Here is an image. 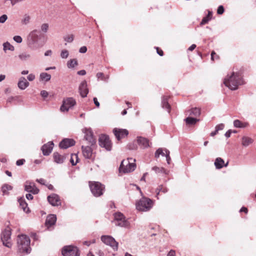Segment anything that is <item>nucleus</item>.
Masks as SVG:
<instances>
[{
    "mask_svg": "<svg viewBox=\"0 0 256 256\" xmlns=\"http://www.w3.org/2000/svg\"><path fill=\"white\" fill-rule=\"evenodd\" d=\"M244 212L246 214H247L248 212V210L246 208V207H242L240 210V212Z\"/></svg>",
    "mask_w": 256,
    "mask_h": 256,
    "instance_id": "obj_64",
    "label": "nucleus"
},
{
    "mask_svg": "<svg viewBox=\"0 0 256 256\" xmlns=\"http://www.w3.org/2000/svg\"><path fill=\"white\" fill-rule=\"evenodd\" d=\"M246 124L242 123L238 120H236L234 121V126L238 128H244L246 126Z\"/></svg>",
    "mask_w": 256,
    "mask_h": 256,
    "instance_id": "obj_37",
    "label": "nucleus"
},
{
    "mask_svg": "<svg viewBox=\"0 0 256 256\" xmlns=\"http://www.w3.org/2000/svg\"><path fill=\"white\" fill-rule=\"evenodd\" d=\"M153 206V201L150 198L143 196L136 204V208L139 211L147 212Z\"/></svg>",
    "mask_w": 256,
    "mask_h": 256,
    "instance_id": "obj_4",
    "label": "nucleus"
},
{
    "mask_svg": "<svg viewBox=\"0 0 256 256\" xmlns=\"http://www.w3.org/2000/svg\"><path fill=\"white\" fill-rule=\"evenodd\" d=\"M29 86V82L26 80L24 77H21L19 79L18 86L20 90H24Z\"/></svg>",
    "mask_w": 256,
    "mask_h": 256,
    "instance_id": "obj_24",
    "label": "nucleus"
},
{
    "mask_svg": "<svg viewBox=\"0 0 256 256\" xmlns=\"http://www.w3.org/2000/svg\"><path fill=\"white\" fill-rule=\"evenodd\" d=\"M48 202L52 206H58L61 205L59 196L56 194H52L48 196Z\"/></svg>",
    "mask_w": 256,
    "mask_h": 256,
    "instance_id": "obj_15",
    "label": "nucleus"
},
{
    "mask_svg": "<svg viewBox=\"0 0 256 256\" xmlns=\"http://www.w3.org/2000/svg\"><path fill=\"white\" fill-rule=\"evenodd\" d=\"M44 36L42 35L40 32L37 30L32 31L28 36V45L32 50H38L44 44L42 40Z\"/></svg>",
    "mask_w": 256,
    "mask_h": 256,
    "instance_id": "obj_1",
    "label": "nucleus"
},
{
    "mask_svg": "<svg viewBox=\"0 0 256 256\" xmlns=\"http://www.w3.org/2000/svg\"><path fill=\"white\" fill-rule=\"evenodd\" d=\"M96 76L98 78V80H102L106 81L105 80V76H104V74L102 72H98L96 74Z\"/></svg>",
    "mask_w": 256,
    "mask_h": 256,
    "instance_id": "obj_47",
    "label": "nucleus"
},
{
    "mask_svg": "<svg viewBox=\"0 0 256 256\" xmlns=\"http://www.w3.org/2000/svg\"><path fill=\"white\" fill-rule=\"evenodd\" d=\"M87 51V48L86 46H82L79 52L80 53L84 54L86 53Z\"/></svg>",
    "mask_w": 256,
    "mask_h": 256,
    "instance_id": "obj_55",
    "label": "nucleus"
},
{
    "mask_svg": "<svg viewBox=\"0 0 256 256\" xmlns=\"http://www.w3.org/2000/svg\"><path fill=\"white\" fill-rule=\"evenodd\" d=\"M18 202L24 211L28 212L29 208L28 207V204L26 202L25 199L23 197H21L18 199Z\"/></svg>",
    "mask_w": 256,
    "mask_h": 256,
    "instance_id": "obj_25",
    "label": "nucleus"
},
{
    "mask_svg": "<svg viewBox=\"0 0 256 256\" xmlns=\"http://www.w3.org/2000/svg\"><path fill=\"white\" fill-rule=\"evenodd\" d=\"M92 146H82V152L84 156L86 159H91L92 156Z\"/></svg>",
    "mask_w": 256,
    "mask_h": 256,
    "instance_id": "obj_19",
    "label": "nucleus"
},
{
    "mask_svg": "<svg viewBox=\"0 0 256 256\" xmlns=\"http://www.w3.org/2000/svg\"><path fill=\"white\" fill-rule=\"evenodd\" d=\"M169 96H164L162 98V106L163 108L166 109L168 113L170 111V106L168 103Z\"/></svg>",
    "mask_w": 256,
    "mask_h": 256,
    "instance_id": "obj_23",
    "label": "nucleus"
},
{
    "mask_svg": "<svg viewBox=\"0 0 256 256\" xmlns=\"http://www.w3.org/2000/svg\"><path fill=\"white\" fill-rule=\"evenodd\" d=\"M27 78L29 81H32L35 79V76L32 74H30L28 75Z\"/></svg>",
    "mask_w": 256,
    "mask_h": 256,
    "instance_id": "obj_57",
    "label": "nucleus"
},
{
    "mask_svg": "<svg viewBox=\"0 0 256 256\" xmlns=\"http://www.w3.org/2000/svg\"><path fill=\"white\" fill-rule=\"evenodd\" d=\"M64 39L68 42H72L74 40V36L72 34L66 36H64Z\"/></svg>",
    "mask_w": 256,
    "mask_h": 256,
    "instance_id": "obj_44",
    "label": "nucleus"
},
{
    "mask_svg": "<svg viewBox=\"0 0 256 256\" xmlns=\"http://www.w3.org/2000/svg\"><path fill=\"white\" fill-rule=\"evenodd\" d=\"M93 100H94V104H95L96 106L97 107V108H99L100 107V102H98V99L94 97V98H93Z\"/></svg>",
    "mask_w": 256,
    "mask_h": 256,
    "instance_id": "obj_60",
    "label": "nucleus"
},
{
    "mask_svg": "<svg viewBox=\"0 0 256 256\" xmlns=\"http://www.w3.org/2000/svg\"><path fill=\"white\" fill-rule=\"evenodd\" d=\"M14 40L17 43L20 44L22 42V39L20 36H16L13 38Z\"/></svg>",
    "mask_w": 256,
    "mask_h": 256,
    "instance_id": "obj_49",
    "label": "nucleus"
},
{
    "mask_svg": "<svg viewBox=\"0 0 256 256\" xmlns=\"http://www.w3.org/2000/svg\"><path fill=\"white\" fill-rule=\"evenodd\" d=\"M214 164L216 169H221L224 167V160L220 158H217L215 160Z\"/></svg>",
    "mask_w": 256,
    "mask_h": 256,
    "instance_id": "obj_27",
    "label": "nucleus"
},
{
    "mask_svg": "<svg viewBox=\"0 0 256 256\" xmlns=\"http://www.w3.org/2000/svg\"><path fill=\"white\" fill-rule=\"evenodd\" d=\"M253 140L249 138L248 136H244L242 138V144L244 146H248L250 144L253 142Z\"/></svg>",
    "mask_w": 256,
    "mask_h": 256,
    "instance_id": "obj_29",
    "label": "nucleus"
},
{
    "mask_svg": "<svg viewBox=\"0 0 256 256\" xmlns=\"http://www.w3.org/2000/svg\"><path fill=\"white\" fill-rule=\"evenodd\" d=\"M75 141L72 138H64L59 144L60 148L66 149L75 144Z\"/></svg>",
    "mask_w": 256,
    "mask_h": 256,
    "instance_id": "obj_17",
    "label": "nucleus"
},
{
    "mask_svg": "<svg viewBox=\"0 0 256 256\" xmlns=\"http://www.w3.org/2000/svg\"><path fill=\"white\" fill-rule=\"evenodd\" d=\"M76 104V101L73 98H64L62 100V104L60 108V110L62 112H67L68 110L74 106Z\"/></svg>",
    "mask_w": 256,
    "mask_h": 256,
    "instance_id": "obj_10",
    "label": "nucleus"
},
{
    "mask_svg": "<svg viewBox=\"0 0 256 256\" xmlns=\"http://www.w3.org/2000/svg\"><path fill=\"white\" fill-rule=\"evenodd\" d=\"M201 114L200 108H192L190 110V115H192L195 117H198Z\"/></svg>",
    "mask_w": 256,
    "mask_h": 256,
    "instance_id": "obj_30",
    "label": "nucleus"
},
{
    "mask_svg": "<svg viewBox=\"0 0 256 256\" xmlns=\"http://www.w3.org/2000/svg\"><path fill=\"white\" fill-rule=\"evenodd\" d=\"M98 143L100 147L104 148L108 151L111 150L112 144L108 136L106 134L100 136L98 138Z\"/></svg>",
    "mask_w": 256,
    "mask_h": 256,
    "instance_id": "obj_9",
    "label": "nucleus"
},
{
    "mask_svg": "<svg viewBox=\"0 0 256 256\" xmlns=\"http://www.w3.org/2000/svg\"><path fill=\"white\" fill-rule=\"evenodd\" d=\"M152 170H154L156 173H160V172H164V169L162 168H159L158 166H154L152 168Z\"/></svg>",
    "mask_w": 256,
    "mask_h": 256,
    "instance_id": "obj_45",
    "label": "nucleus"
},
{
    "mask_svg": "<svg viewBox=\"0 0 256 256\" xmlns=\"http://www.w3.org/2000/svg\"><path fill=\"white\" fill-rule=\"evenodd\" d=\"M30 16L28 14H25L24 18L22 20V24L26 25L30 22Z\"/></svg>",
    "mask_w": 256,
    "mask_h": 256,
    "instance_id": "obj_39",
    "label": "nucleus"
},
{
    "mask_svg": "<svg viewBox=\"0 0 256 256\" xmlns=\"http://www.w3.org/2000/svg\"><path fill=\"white\" fill-rule=\"evenodd\" d=\"M232 132V130H229L225 133L224 136L227 138H230Z\"/></svg>",
    "mask_w": 256,
    "mask_h": 256,
    "instance_id": "obj_58",
    "label": "nucleus"
},
{
    "mask_svg": "<svg viewBox=\"0 0 256 256\" xmlns=\"http://www.w3.org/2000/svg\"><path fill=\"white\" fill-rule=\"evenodd\" d=\"M69 55L68 51L66 50H63L60 52V56L62 58H66Z\"/></svg>",
    "mask_w": 256,
    "mask_h": 256,
    "instance_id": "obj_42",
    "label": "nucleus"
},
{
    "mask_svg": "<svg viewBox=\"0 0 256 256\" xmlns=\"http://www.w3.org/2000/svg\"><path fill=\"white\" fill-rule=\"evenodd\" d=\"M12 186L8 184H4L2 187V191L3 193V194H8V191L12 190Z\"/></svg>",
    "mask_w": 256,
    "mask_h": 256,
    "instance_id": "obj_34",
    "label": "nucleus"
},
{
    "mask_svg": "<svg viewBox=\"0 0 256 256\" xmlns=\"http://www.w3.org/2000/svg\"><path fill=\"white\" fill-rule=\"evenodd\" d=\"M128 160L129 158H128L126 160H124L122 161L119 168L120 172L124 173V170L126 166V164L128 165Z\"/></svg>",
    "mask_w": 256,
    "mask_h": 256,
    "instance_id": "obj_36",
    "label": "nucleus"
},
{
    "mask_svg": "<svg viewBox=\"0 0 256 256\" xmlns=\"http://www.w3.org/2000/svg\"><path fill=\"white\" fill-rule=\"evenodd\" d=\"M4 50L6 51L7 50H9L10 51H14V48L13 46H12L10 42H6L3 44Z\"/></svg>",
    "mask_w": 256,
    "mask_h": 256,
    "instance_id": "obj_35",
    "label": "nucleus"
},
{
    "mask_svg": "<svg viewBox=\"0 0 256 256\" xmlns=\"http://www.w3.org/2000/svg\"><path fill=\"white\" fill-rule=\"evenodd\" d=\"M7 18H8V16L6 14H2V16H0V23H1V24L4 23L6 21Z\"/></svg>",
    "mask_w": 256,
    "mask_h": 256,
    "instance_id": "obj_52",
    "label": "nucleus"
},
{
    "mask_svg": "<svg viewBox=\"0 0 256 256\" xmlns=\"http://www.w3.org/2000/svg\"><path fill=\"white\" fill-rule=\"evenodd\" d=\"M62 254L63 256H80L78 248L72 245L63 247Z\"/></svg>",
    "mask_w": 256,
    "mask_h": 256,
    "instance_id": "obj_8",
    "label": "nucleus"
},
{
    "mask_svg": "<svg viewBox=\"0 0 256 256\" xmlns=\"http://www.w3.org/2000/svg\"><path fill=\"white\" fill-rule=\"evenodd\" d=\"M224 84L232 90H236L239 86L244 84V82L240 74L238 72H232L228 74L224 80Z\"/></svg>",
    "mask_w": 256,
    "mask_h": 256,
    "instance_id": "obj_2",
    "label": "nucleus"
},
{
    "mask_svg": "<svg viewBox=\"0 0 256 256\" xmlns=\"http://www.w3.org/2000/svg\"><path fill=\"white\" fill-rule=\"evenodd\" d=\"M28 182H26V184H28ZM24 190L30 192L34 194H38L39 192V189L37 188L35 185L33 184V186L31 185V182L29 183V184H26L24 185Z\"/></svg>",
    "mask_w": 256,
    "mask_h": 256,
    "instance_id": "obj_21",
    "label": "nucleus"
},
{
    "mask_svg": "<svg viewBox=\"0 0 256 256\" xmlns=\"http://www.w3.org/2000/svg\"><path fill=\"white\" fill-rule=\"evenodd\" d=\"M210 20V18H208L206 16L204 18H203L202 19V20L200 23V24L204 25V24H207L208 22V21Z\"/></svg>",
    "mask_w": 256,
    "mask_h": 256,
    "instance_id": "obj_51",
    "label": "nucleus"
},
{
    "mask_svg": "<svg viewBox=\"0 0 256 256\" xmlns=\"http://www.w3.org/2000/svg\"><path fill=\"white\" fill-rule=\"evenodd\" d=\"M167 256H176L175 250H171L168 254Z\"/></svg>",
    "mask_w": 256,
    "mask_h": 256,
    "instance_id": "obj_61",
    "label": "nucleus"
},
{
    "mask_svg": "<svg viewBox=\"0 0 256 256\" xmlns=\"http://www.w3.org/2000/svg\"><path fill=\"white\" fill-rule=\"evenodd\" d=\"M40 95L44 98H47L48 96V94L46 90H42L41 92H40Z\"/></svg>",
    "mask_w": 256,
    "mask_h": 256,
    "instance_id": "obj_56",
    "label": "nucleus"
},
{
    "mask_svg": "<svg viewBox=\"0 0 256 256\" xmlns=\"http://www.w3.org/2000/svg\"><path fill=\"white\" fill-rule=\"evenodd\" d=\"M30 242V238L28 236L18 235L17 238L18 252L20 255L30 254L31 251Z\"/></svg>",
    "mask_w": 256,
    "mask_h": 256,
    "instance_id": "obj_3",
    "label": "nucleus"
},
{
    "mask_svg": "<svg viewBox=\"0 0 256 256\" xmlns=\"http://www.w3.org/2000/svg\"><path fill=\"white\" fill-rule=\"evenodd\" d=\"M48 24H43L41 26V30L44 32H47V31L48 30Z\"/></svg>",
    "mask_w": 256,
    "mask_h": 256,
    "instance_id": "obj_50",
    "label": "nucleus"
},
{
    "mask_svg": "<svg viewBox=\"0 0 256 256\" xmlns=\"http://www.w3.org/2000/svg\"><path fill=\"white\" fill-rule=\"evenodd\" d=\"M156 190H158V192H162L165 194L168 192V190L166 187L162 185H160L156 188Z\"/></svg>",
    "mask_w": 256,
    "mask_h": 256,
    "instance_id": "obj_41",
    "label": "nucleus"
},
{
    "mask_svg": "<svg viewBox=\"0 0 256 256\" xmlns=\"http://www.w3.org/2000/svg\"><path fill=\"white\" fill-rule=\"evenodd\" d=\"M160 155H162L163 156H166V152L164 153L163 152V149L162 148H158L154 154V156L156 158H158Z\"/></svg>",
    "mask_w": 256,
    "mask_h": 256,
    "instance_id": "obj_40",
    "label": "nucleus"
},
{
    "mask_svg": "<svg viewBox=\"0 0 256 256\" xmlns=\"http://www.w3.org/2000/svg\"><path fill=\"white\" fill-rule=\"evenodd\" d=\"M224 125L223 124H220L216 125L215 127V129L218 130V132L219 130H222L224 128Z\"/></svg>",
    "mask_w": 256,
    "mask_h": 256,
    "instance_id": "obj_53",
    "label": "nucleus"
},
{
    "mask_svg": "<svg viewBox=\"0 0 256 256\" xmlns=\"http://www.w3.org/2000/svg\"><path fill=\"white\" fill-rule=\"evenodd\" d=\"M90 191L93 195L96 197H98L103 194L104 186L99 182H90Z\"/></svg>",
    "mask_w": 256,
    "mask_h": 256,
    "instance_id": "obj_6",
    "label": "nucleus"
},
{
    "mask_svg": "<svg viewBox=\"0 0 256 256\" xmlns=\"http://www.w3.org/2000/svg\"><path fill=\"white\" fill-rule=\"evenodd\" d=\"M156 49L157 54L159 56H162L164 55V52L161 49L159 48L158 47H156Z\"/></svg>",
    "mask_w": 256,
    "mask_h": 256,
    "instance_id": "obj_59",
    "label": "nucleus"
},
{
    "mask_svg": "<svg viewBox=\"0 0 256 256\" xmlns=\"http://www.w3.org/2000/svg\"><path fill=\"white\" fill-rule=\"evenodd\" d=\"M114 216L116 226L124 228H126L128 226V222L126 219L125 216L122 212H115Z\"/></svg>",
    "mask_w": 256,
    "mask_h": 256,
    "instance_id": "obj_7",
    "label": "nucleus"
},
{
    "mask_svg": "<svg viewBox=\"0 0 256 256\" xmlns=\"http://www.w3.org/2000/svg\"><path fill=\"white\" fill-rule=\"evenodd\" d=\"M26 197L28 200H32L34 198L33 196L30 194H26Z\"/></svg>",
    "mask_w": 256,
    "mask_h": 256,
    "instance_id": "obj_63",
    "label": "nucleus"
},
{
    "mask_svg": "<svg viewBox=\"0 0 256 256\" xmlns=\"http://www.w3.org/2000/svg\"><path fill=\"white\" fill-rule=\"evenodd\" d=\"M136 168V164L134 163L130 162L128 160V164L124 168V173H128L132 172H133Z\"/></svg>",
    "mask_w": 256,
    "mask_h": 256,
    "instance_id": "obj_26",
    "label": "nucleus"
},
{
    "mask_svg": "<svg viewBox=\"0 0 256 256\" xmlns=\"http://www.w3.org/2000/svg\"><path fill=\"white\" fill-rule=\"evenodd\" d=\"M164 150H165V152H166V156H165L166 158V160L167 162H168V164H170V160H171L170 156V152L167 149H165Z\"/></svg>",
    "mask_w": 256,
    "mask_h": 256,
    "instance_id": "obj_46",
    "label": "nucleus"
},
{
    "mask_svg": "<svg viewBox=\"0 0 256 256\" xmlns=\"http://www.w3.org/2000/svg\"><path fill=\"white\" fill-rule=\"evenodd\" d=\"M40 80L47 82L50 80L51 76L48 73L42 72L40 74Z\"/></svg>",
    "mask_w": 256,
    "mask_h": 256,
    "instance_id": "obj_32",
    "label": "nucleus"
},
{
    "mask_svg": "<svg viewBox=\"0 0 256 256\" xmlns=\"http://www.w3.org/2000/svg\"><path fill=\"white\" fill-rule=\"evenodd\" d=\"M101 240L106 244L111 246L114 250H117L118 248V242L115 239L110 236H102Z\"/></svg>",
    "mask_w": 256,
    "mask_h": 256,
    "instance_id": "obj_11",
    "label": "nucleus"
},
{
    "mask_svg": "<svg viewBox=\"0 0 256 256\" xmlns=\"http://www.w3.org/2000/svg\"><path fill=\"white\" fill-rule=\"evenodd\" d=\"M78 74L80 76H84L86 74V71L85 70H80L77 72Z\"/></svg>",
    "mask_w": 256,
    "mask_h": 256,
    "instance_id": "obj_62",
    "label": "nucleus"
},
{
    "mask_svg": "<svg viewBox=\"0 0 256 256\" xmlns=\"http://www.w3.org/2000/svg\"><path fill=\"white\" fill-rule=\"evenodd\" d=\"M25 162H26V160L24 159H23V158L20 159V160H16V164L18 166H20L23 165Z\"/></svg>",
    "mask_w": 256,
    "mask_h": 256,
    "instance_id": "obj_54",
    "label": "nucleus"
},
{
    "mask_svg": "<svg viewBox=\"0 0 256 256\" xmlns=\"http://www.w3.org/2000/svg\"><path fill=\"white\" fill-rule=\"evenodd\" d=\"M78 157L76 154H71V158L70 160V162L72 166H75L78 162Z\"/></svg>",
    "mask_w": 256,
    "mask_h": 256,
    "instance_id": "obj_38",
    "label": "nucleus"
},
{
    "mask_svg": "<svg viewBox=\"0 0 256 256\" xmlns=\"http://www.w3.org/2000/svg\"><path fill=\"white\" fill-rule=\"evenodd\" d=\"M78 65V60L76 59H71L67 62V66L69 68H74Z\"/></svg>",
    "mask_w": 256,
    "mask_h": 256,
    "instance_id": "obj_33",
    "label": "nucleus"
},
{
    "mask_svg": "<svg viewBox=\"0 0 256 256\" xmlns=\"http://www.w3.org/2000/svg\"><path fill=\"white\" fill-rule=\"evenodd\" d=\"M11 235L12 230L8 226L2 230L0 234V240L2 244L8 248H10L12 246Z\"/></svg>",
    "mask_w": 256,
    "mask_h": 256,
    "instance_id": "obj_5",
    "label": "nucleus"
},
{
    "mask_svg": "<svg viewBox=\"0 0 256 256\" xmlns=\"http://www.w3.org/2000/svg\"><path fill=\"white\" fill-rule=\"evenodd\" d=\"M128 149L130 150H136L138 149V146L134 142L130 143L127 146Z\"/></svg>",
    "mask_w": 256,
    "mask_h": 256,
    "instance_id": "obj_43",
    "label": "nucleus"
},
{
    "mask_svg": "<svg viewBox=\"0 0 256 256\" xmlns=\"http://www.w3.org/2000/svg\"><path fill=\"white\" fill-rule=\"evenodd\" d=\"M82 132L84 134V138L90 146H94L96 143V140L94 137L92 130L90 128H84Z\"/></svg>",
    "mask_w": 256,
    "mask_h": 256,
    "instance_id": "obj_12",
    "label": "nucleus"
},
{
    "mask_svg": "<svg viewBox=\"0 0 256 256\" xmlns=\"http://www.w3.org/2000/svg\"><path fill=\"white\" fill-rule=\"evenodd\" d=\"M54 144L53 142L50 141L44 144L41 148V150L44 156H48L52 150Z\"/></svg>",
    "mask_w": 256,
    "mask_h": 256,
    "instance_id": "obj_14",
    "label": "nucleus"
},
{
    "mask_svg": "<svg viewBox=\"0 0 256 256\" xmlns=\"http://www.w3.org/2000/svg\"><path fill=\"white\" fill-rule=\"evenodd\" d=\"M56 221V216L54 214H48L45 222V224L48 228H50L51 226L54 225Z\"/></svg>",
    "mask_w": 256,
    "mask_h": 256,
    "instance_id": "obj_20",
    "label": "nucleus"
},
{
    "mask_svg": "<svg viewBox=\"0 0 256 256\" xmlns=\"http://www.w3.org/2000/svg\"><path fill=\"white\" fill-rule=\"evenodd\" d=\"M78 91L82 98H85L88 93L87 82L86 80H83L80 84L78 87Z\"/></svg>",
    "mask_w": 256,
    "mask_h": 256,
    "instance_id": "obj_16",
    "label": "nucleus"
},
{
    "mask_svg": "<svg viewBox=\"0 0 256 256\" xmlns=\"http://www.w3.org/2000/svg\"><path fill=\"white\" fill-rule=\"evenodd\" d=\"M31 55L27 52H24L18 55L19 58L22 61H25L30 58Z\"/></svg>",
    "mask_w": 256,
    "mask_h": 256,
    "instance_id": "obj_31",
    "label": "nucleus"
},
{
    "mask_svg": "<svg viewBox=\"0 0 256 256\" xmlns=\"http://www.w3.org/2000/svg\"><path fill=\"white\" fill-rule=\"evenodd\" d=\"M224 12V7L222 5L219 6L217 10V14H222Z\"/></svg>",
    "mask_w": 256,
    "mask_h": 256,
    "instance_id": "obj_48",
    "label": "nucleus"
},
{
    "mask_svg": "<svg viewBox=\"0 0 256 256\" xmlns=\"http://www.w3.org/2000/svg\"><path fill=\"white\" fill-rule=\"evenodd\" d=\"M54 161L57 164H62L66 158V155H61L58 152L53 154Z\"/></svg>",
    "mask_w": 256,
    "mask_h": 256,
    "instance_id": "obj_22",
    "label": "nucleus"
},
{
    "mask_svg": "<svg viewBox=\"0 0 256 256\" xmlns=\"http://www.w3.org/2000/svg\"><path fill=\"white\" fill-rule=\"evenodd\" d=\"M136 142L142 148H146L150 146L149 140L144 137L138 136Z\"/></svg>",
    "mask_w": 256,
    "mask_h": 256,
    "instance_id": "obj_18",
    "label": "nucleus"
},
{
    "mask_svg": "<svg viewBox=\"0 0 256 256\" xmlns=\"http://www.w3.org/2000/svg\"><path fill=\"white\" fill-rule=\"evenodd\" d=\"M113 132L118 140L125 138L128 134V131L126 129L114 128Z\"/></svg>",
    "mask_w": 256,
    "mask_h": 256,
    "instance_id": "obj_13",
    "label": "nucleus"
},
{
    "mask_svg": "<svg viewBox=\"0 0 256 256\" xmlns=\"http://www.w3.org/2000/svg\"><path fill=\"white\" fill-rule=\"evenodd\" d=\"M186 124L188 125H194L198 122L200 121V119L196 118H192V116H188L184 119Z\"/></svg>",
    "mask_w": 256,
    "mask_h": 256,
    "instance_id": "obj_28",
    "label": "nucleus"
}]
</instances>
